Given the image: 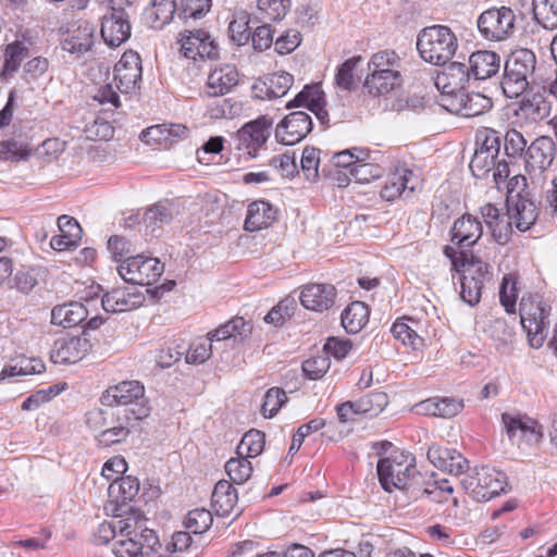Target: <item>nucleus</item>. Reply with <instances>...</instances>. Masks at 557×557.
Segmentation results:
<instances>
[{
    "label": "nucleus",
    "mask_w": 557,
    "mask_h": 557,
    "mask_svg": "<svg viewBox=\"0 0 557 557\" xmlns=\"http://www.w3.org/2000/svg\"><path fill=\"white\" fill-rule=\"evenodd\" d=\"M141 79V59L133 51L123 53L120 61L114 66V81L122 92H129L135 89Z\"/></svg>",
    "instance_id": "20"
},
{
    "label": "nucleus",
    "mask_w": 557,
    "mask_h": 557,
    "mask_svg": "<svg viewBox=\"0 0 557 557\" xmlns=\"http://www.w3.org/2000/svg\"><path fill=\"white\" fill-rule=\"evenodd\" d=\"M66 384H54L47 388L39 389L28 396L23 403L21 408L23 410H35L38 409L42 404L48 403L53 397L59 395L64 388Z\"/></svg>",
    "instance_id": "55"
},
{
    "label": "nucleus",
    "mask_w": 557,
    "mask_h": 557,
    "mask_svg": "<svg viewBox=\"0 0 557 557\" xmlns=\"http://www.w3.org/2000/svg\"><path fill=\"white\" fill-rule=\"evenodd\" d=\"M376 471L382 488L388 493L394 488H399L410 494L414 499L421 495L432 493L429 488H417L421 474L412 462L407 461V457L404 454L394 458H381L377 462Z\"/></svg>",
    "instance_id": "2"
},
{
    "label": "nucleus",
    "mask_w": 557,
    "mask_h": 557,
    "mask_svg": "<svg viewBox=\"0 0 557 557\" xmlns=\"http://www.w3.org/2000/svg\"><path fill=\"white\" fill-rule=\"evenodd\" d=\"M444 255L450 259L453 269L461 276L470 275L482 283L490 278L488 264L472 253L457 252L453 247L445 246Z\"/></svg>",
    "instance_id": "19"
},
{
    "label": "nucleus",
    "mask_w": 557,
    "mask_h": 557,
    "mask_svg": "<svg viewBox=\"0 0 557 557\" xmlns=\"http://www.w3.org/2000/svg\"><path fill=\"white\" fill-rule=\"evenodd\" d=\"M426 457L434 467L453 475L463 474L465 476L471 470L469 461L455 449L432 445L428 449Z\"/></svg>",
    "instance_id": "22"
},
{
    "label": "nucleus",
    "mask_w": 557,
    "mask_h": 557,
    "mask_svg": "<svg viewBox=\"0 0 557 557\" xmlns=\"http://www.w3.org/2000/svg\"><path fill=\"white\" fill-rule=\"evenodd\" d=\"M413 176V172L407 169L392 173L381 189L382 199L394 201L404 194L408 197L416 189V186L410 184Z\"/></svg>",
    "instance_id": "34"
},
{
    "label": "nucleus",
    "mask_w": 557,
    "mask_h": 557,
    "mask_svg": "<svg viewBox=\"0 0 557 557\" xmlns=\"http://www.w3.org/2000/svg\"><path fill=\"white\" fill-rule=\"evenodd\" d=\"M248 458L249 457L240 456L239 458H231L226 462L225 471L235 484H243L250 478L252 466Z\"/></svg>",
    "instance_id": "52"
},
{
    "label": "nucleus",
    "mask_w": 557,
    "mask_h": 557,
    "mask_svg": "<svg viewBox=\"0 0 557 557\" xmlns=\"http://www.w3.org/2000/svg\"><path fill=\"white\" fill-rule=\"evenodd\" d=\"M556 145L552 137L541 136L536 138L527 150V169L544 171L553 163Z\"/></svg>",
    "instance_id": "29"
},
{
    "label": "nucleus",
    "mask_w": 557,
    "mask_h": 557,
    "mask_svg": "<svg viewBox=\"0 0 557 557\" xmlns=\"http://www.w3.org/2000/svg\"><path fill=\"white\" fill-rule=\"evenodd\" d=\"M401 58L394 50L385 49L373 53L368 63L370 73H383L400 70Z\"/></svg>",
    "instance_id": "45"
},
{
    "label": "nucleus",
    "mask_w": 557,
    "mask_h": 557,
    "mask_svg": "<svg viewBox=\"0 0 557 557\" xmlns=\"http://www.w3.org/2000/svg\"><path fill=\"white\" fill-rule=\"evenodd\" d=\"M481 214L485 221V224L492 231L494 239L499 245L507 244L512 233L511 222H507L504 227H500V223H503V218H500L498 208H496L492 203H486L482 206Z\"/></svg>",
    "instance_id": "39"
},
{
    "label": "nucleus",
    "mask_w": 557,
    "mask_h": 557,
    "mask_svg": "<svg viewBox=\"0 0 557 557\" xmlns=\"http://www.w3.org/2000/svg\"><path fill=\"white\" fill-rule=\"evenodd\" d=\"M212 7V0H180L177 15L180 18H201Z\"/></svg>",
    "instance_id": "53"
},
{
    "label": "nucleus",
    "mask_w": 557,
    "mask_h": 557,
    "mask_svg": "<svg viewBox=\"0 0 557 557\" xmlns=\"http://www.w3.org/2000/svg\"><path fill=\"white\" fill-rule=\"evenodd\" d=\"M471 78L468 65L461 62L449 63L435 77V87L440 91L436 102L443 108V99L460 96Z\"/></svg>",
    "instance_id": "11"
},
{
    "label": "nucleus",
    "mask_w": 557,
    "mask_h": 557,
    "mask_svg": "<svg viewBox=\"0 0 557 557\" xmlns=\"http://www.w3.org/2000/svg\"><path fill=\"white\" fill-rule=\"evenodd\" d=\"M290 5V0H258V18L263 22L281 21L286 16Z\"/></svg>",
    "instance_id": "42"
},
{
    "label": "nucleus",
    "mask_w": 557,
    "mask_h": 557,
    "mask_svg": "<svg viewBox=\"0 0 557 557\" xmlns=\"http://www.w3.org/2000/svg\"><path fill=\"white\" fill-rule=\"evenodd\" d=\"M516 14L509 7H493L483 11L476 26L482 38L500 42L509 39L516 32Z\"/></svg>",
    "instance_id": "8"
},
{
    "label": "nucleus",
    "mask_w": 557,
    "mask_h": 557,
    "mask_svg": "<svg viewBox=\"0 0 557 557\" xmlns=\"http://www.w3.org/2000/svg\"><path fill=\"white\" fill-rule=\"evenodd\" d=\"M475 144L478 145L475 150L488 153L491 158L497 160L502 146V135L493 128H483L476 133Z\"/></svg>",
    "instance_id": "49"
},
{
    "label": "nucleus",
    "mask_w": 557,
    "mask_h": 557,
    "mask_svg": "<svg viewBox=\"0 0 557 557\" xmlns=\"http://www.w3.org/2000/svg\"><path fill=\"white\" fill-rule=\"evenodd\" d=\"M181 36V52L186 59L197 61L218 58V46L206 30H185Z\"/></svg>",
    "instance_id": "15"
},
{
    "label": "nucleus",
    "mask_w": 557,
    "mask_h": 557,
    "mask_svg": "<svg viewBox=\"0 0 557 557\" xmlns=\"http://www.w3.org/2000/svg\"><path fill=\"white\" fill-rule=\"evenodd\" d=\"M370 310L362 301H352L342 312V324L347 333H358L369 321Z\"/></svg>",
    "instance_id": "40"
},
{
    "label": "nucleus",
    "mask_w": 557,
    "mask_h": 557,
    "mask_svg": "<svg viewBox=\"0 0 557 557\" xmlns=\"http://www.w3.org/2000/svg\"><path fill=\"white\" fill-rule=\"evenodd\" d=\"M286 401L287 395L283 388L271 387L264 395L261 406L262 414L265 418H273Z\"/></svg>",
    "instance_id": "59"
},
{
    "label": "nucleus",
    "mask_w": 557,
    "mask_h": 557,
    "mask_svg": "<svg viewBox=\"0 0 557 557\" xmlns=\"http://www.w3.org/2000/svg\"><path fill=\"white\" fill-rule=\"evenodd\" d=\"M320 150L314 147H306L301 156V169L307 180L315 181L319 176Z\"/></svg>",
    "instance_id": "62"
},
{
    "label": "nucleus",
    "mask_w": 557,
    "mask_h": 557,
    "mask_svg": "<svg viewBox=\"0 0 557 557\" xmlns=\"http://www.w3.org/2000/svg\"><path fill=\"white\" fill-rule=\"evenodd\" d=\"M144 301V294L135 285L113 288L101 298L103 310L112 313L131 311L140 307Z\"/></svg>",
    "instance_id": "21"
},
{
    "label": "nucleus",
    "mask_w": 557,
    "mask_h": 557,
    "mask_svg": "<svg viewBox=\"0 0 557 557\" xmlns=\"http://www.w3.org/2000/svg\"><path fill=\"white\" fill-rule=\"evenodd\" d=\"M100 10V34L104 42L111 47H119L131 37V22L128 10L137 0H96Z\"/></svg>",
    "instance_id": "4"
},
{
    "label": "nucleus",
    "mask_w": 557,
    "mask_h": 557,
    "mask_svg": "<svg viewBox=\"0 0 557 557\" xmlns=\"http://www.w3.org/2000/svg\"><path fill=\"white\" fill-rule=\"evenodd\" d=\"M299 299L306 309L323 312L334 306L336 288L331 284L310 283L302 287Z\"/></svg>",
    "instance_id": "23"
},
{
    "label": "nucleus",
    "mask_w": 557,
    "mask_h": 557,
    "mask_svg": "<svg viewBox=\"0 0 557 557\" xmlns=\"http://www.w3.org/2000/svg\"><path fill=\"white\" fill-rule=\"evenodd\" d=\"M313 122L305 111H295L286 115L276 126V138L292 146L301 141L312 131Z\"/></svg>",
    "instance_id": "17"
},
{
    "label": "nucleus",
    "mask_w": 557,
    "mask_h": 557,
    "mask_svg": "<svg viewBox=\"0 0 557 557\" xmlns=\"http://www.w3.org/2000/svg\"><path fill=\"white\" fill-rule=\"evenodd\" d=\"M319 103H325L324 92L319 85H306L295 98L287 102L286 109L306 107L308 110L317 108Z\"/></svg>",
    "instance_id": "46"
},
{
    "label": "nucleus",
    "mask_w": 557,
    "mask_h": 557,
    "mask_svg": "<svg viewBox=\"0 0 557 557\" xmlns=\"http://www.w3.org/2000/svg\"><path fill=\"white\" fill-rule=\"evenodd\" d=\"M100 400L103 406L125 407L121 414L128 423L144 420L151 412L149 400L145 395V386L139 381H123L110 386L104 391Z\"/></svg>",
    "instance_id": "3"
},
{
    "label": "nucleus",
    "mask_w": 557,
    "mask_h": 557,
    "mask_svg": "<svg viewBox=\"0 0 557 557\" xmlns=\"http://www.w3.org/2000/svg\"><path fill=\"white\" fill-rule=\"evenodd\" d=\"M28 48L20 41L9 45L5 49L3 72L13 73L17 71L21 62L28 57Z\"/></svg>",
    "instance_id": "60"
},
{
    "label": "nucleus",
    "mask_w": 557,
    "mask_h": 557,
    "mask_svg": "<svg viewBox=\"0 0 557 557\" xmlns=\"http://www.w3.org/2000/svg\"><path fill=\"white\" fill-rule=\"evenodd\" d=\"M404 78L400 70L383 73H369L363 83L364 90L372 97L386 96L403 86Z\"/></svg>",
    "instance_id": "30"
},
{
    "label": "nucleus",
    "mask_w": 557,
    "mask_h": 557,
    "mask_svg": "<svg viewBox=\"0 0 557 557\" xmlns=\"http://www.w3.org/2000/svg\"><path fill=\"white\" fill-rule=\"evenodd\" d=\"M88 317V310L82 302H70L55 306L51 311V323L63 327H73Z\"/></svg>",
    "instance_id": "36"
},
{
    "label": "nucleus",
    "mask_w": 557,
    "mask_h": 557,
    "mask_svg": "<svg viewBox=\"0 0 557 557\" xmlns=\"http://www.w3.org/2000/svg\"><path fill=\"white\" fill-rule=\"evenodd\" d=\"M94 344L89 337L63 336L54 341L50 359L57 364H72L84 359Z\"/></svg>",
    "instance_id": "14"
},
{
    "label": "nucleus",
    "mask_w": 557,
    "mask_h": 557,
    "mask_svg": "<svg viewBox=\"0 0 557 557\" xmlns=\"http://www.w3.org/2000/svg\"><path fill=\"white\" fill-rule=\"evenodd\" d=\"M294 84V76L285 71H278L258 79L252 90L256 98L273 99L281 98L287 94Z\"/></svg>",
    "instance_id": "24"
},
{
    "label": "nucleus",
    "mask_w": 557,
    "mask_h": 557,
    "mask_svg": "<svg viewBox=\"0 0 557 557\" xmlns=\"http://www.w3.org/2000/svg\"><path fill=\"white\" fill-rule=\"evenodd\" d=\"M536 65V55L530 49L520 48L509 53L500 82L504 96L508 99H517L534 85Z\"/></svg>",
    "instance_id": "1"
},
{
    "label": "nucleus",
    "mask_w": 557,
    "mask_h": 557,
    "mask_svg": "<svg viewBox=\"0 0 557 557\" xmlns=\"http://www.w3.org/2000/svg\"><path fill=\"white\" fill-rule=\"evenodd\" d=\"M500 64V57L496 52L479 50L469 57L468 69L474 79H485L496 75Z\"/></svg>",
    "instance_id": "32"
},
{
    "label": "nucleus",
    "mask_w": 557,
    "mask_h": 557,
    "mask_svg": "<svg viewBox=\"0 0 557 557\" xmlns=\"http://www.w3.org/2000/svg\"><path fill=\"white\" fill-rule=\"evenodd\" d=\"M502 421L509 440L519 447L522 444L535 446L543 440L542 426L528 417L503 413Z\"/></svg>",
    "instance_id": "13"
},
{
    "label": "nucleus",
    "mask_w": 557,
    "mask_h": 557,
    "mask_svg": "<svg viewBox=\"0 0 557 557\" xmlns=\"http://www.w3.org/2000/svg\"><path fill=\"white\" fill-rule=\"evenodd\" d=\"M237 84V69L232 64H224L209 73L205 92L209 97L224 96L228 94Z\"/></svg>",
    "instance_id": "27"
},
{
    "label": "nucleus",
    "mask_w": 557,
    "mask_h": 557,
    "mask_svg": "<svg viewBox=\"0 0 557 557\" xmlns=\"http://www.w3.org/2000/svg\"><path fill=\"white\" fill-rule=\"evenodd\" d=\"M463 491L475 502H487L507 486L505 473L490 467H475L461 479Z\"/></svg>",
    "instance_id": "7"
},
{
    "label": "nucleus",
    "mask_w": 557,
    "mask_h": 557,
    "mask_svg": "<svg viewBox=\"0 0 557 557\" xmlns=\"http://www.w3.org/2000/svg\"><path fill=\"white\" fill-rule=\"evenodd\" d=\"M324 425L325 421L321 418L312 419L308 423L300 425L293 436L288 454L297 453L300 449L304 441H306V437L312 432L321 430L322 428H324Z\"/></svg>",
    "instance_id": "61"
},
{
    "label": "nucleus",
    "mask_w": 557,
    "mask_h": 557,
    "mask_svg": "<svg viewBox=\"0 0 557 557\" xmlns=\"http://www.w3.org/2000/svg\"><path fill=\"white\" fill-rule=\"evenodd\" d=\"M159 547H161V543L157 533L143 523V527L136 532V537L121 540L114 544L113 554L115 557H144L145 548L156 552Z\"/></svg>",
    "instance_id": "18"
},
{
    "label": "nucleus",
    "mask_w": 557,
    "mask_h": 557,
    "mask_svg": "<svg viewBox=\"0 0 557 557\" xmlns=\"http://www.w3.org/2000/svg\"><path fill=\"white\" fill-rule=\"evenodd\" d=\"M38 284V270L35 268H26L17 270L11 281H9L10 287H15L23 294H28Z\"/></svg>",
    "instance_id": "58"
},
{
    "label": "nucleus",
    "mask_w": 557,
    "mask_h": 557,
    "mask_svg": "<svg viewBox=\"0 0 557 557\" xmlns=\"http://www.w3.org/2000/svg\"><path fill=\"white\" fill-rule=\"evenodd\" d=\"M139 492V481L135 476L126 475L113 479L109 486V494H117L121 502L132 500Z\"/></svg>",
    "instance_id": "51"
},
{
    "label": "nucleus",
    "mask_w": 557,
    "mask_h": 557,
    "mask_svg": "<svg viewBox=\"0 0 557 557\" xmlns=\"http://www.w3.org/2000/svg\"><path fill=\"white\" fill-rule=\"evenodd\" d=\"M391 333L405 346H410L414 350L423 346V338L419 336L411 326L403 321H396L391 327Z\"/></svg>",
    "instance_id": "57"
},
{
    "label": "nucleus",
    "mask_w": 557,
    "mask_h": 557,
    "mask_svg": "<svg viewBox=\"0 0 557 557\" xmlns=\"http://www.w3.org/2000/svg\"><path fill=\"white\" fill-rule=\"evenodd\" d=\"M177 213L178 211L173 203L159 201L146 210L144 222L147 230H149L152 235L158 236L159 234L157 233L161 231L164 225L171 223Z\"/></svg>",
    "instance_id": "35"
},
{
    "label": "nucleus",
    "mask_w": 557,
    "mask_h": 557,
    "mask_svg": "<svg viewBox=\"0 0 557 557\" xmlns=\"http://www.w3.org/2000/svg\"><path fill=\"white\" fill-rule=\"evenodd\" d=\"M120 276L132 285L151 286L164 272V264L157 258L137 255L126 258L117 267Z\"/></svg>",
    "instance_id": "9"
},
{
    "label": "nucleus",
    "mask_w": 557,
    "mask_h": 557,
    "mask_svg": "<svg viewBox=\"0 0 557 557\" xmlns=\"http://www.w3.org/2000/svg\"><path fill=\"white\" fill-rule=\"evenodd\" d=\"M362 61L361 55H355L343 62L335 74V84L344 90H351L355 85L354 71Z\"/></svg>",
    "instance_id": "54"
},
{
    "label": "nucleus",
    "mask_w": 557,
    "mask_h": 557,
    "mask_svg": "<svg viewBox=\"0 0 557 557\" xmlns=\"http://www.w3.org/2000/svg\"><path fill=\"white\" fill-rule=\"evenodd\" d=\"M238 500V493L226 480H220L212 492L211 502L215 513L220 517L228 516Z\"/></svg>",
    "instance_id": "37"
},
{
    "label": "nucleus",
    "mask_w": 557,
    "mask_h": 557,
    "mask_svg": "<svg viewBox=\"0 0 557 557\" xmlns=\"http://www.w3.org/2000/svg\"><path fill=\"white\" fill-rule=\"evenodd\" d=\"M492 108V99L481 92H462L458 97H448L443 99V109L463 117L482 115L488 112Z\"/></svg>",
    "instance_id": "16"
},
{
    "label": "nucleus",
    "mask_w": 557,
    "mask_h": 557,
    "mask_svg": "<svg viewBox=\"0 0 557 557\" xmlns=\"http://www.w3.org/2000/svg\"><path fill=\"white\" fill-rule=\"evenodd\" d=\"M507 212L509 222L515 223L520 232L529 231L539 218V208L533 195L525 188L515 191L512 187L507 191Z\"/></svg>",
    "instance_id": "10"
},
{
    "label": "nucleus",
    "mask_w": 557,
    "mask_h": 557,
    "mask_svg": "<svg viewBox=\"0 0 557 557\" xmlns=\"http://www.w3.org/2000/svg\"><path fill=\"white\" fill-rule=\"evenodd\" d=\"M272 127V120L267 116H260L255 121L246 123L237 132L236 148L256 158L258 150L267 143Z\"/></svg>",
    "instance_id": "12"
},
{
    "label": "nucleus",
    "mask_w": 557,
    "mask_h": 557,
    "mask_svg": "<svg viewBox=\"0 0 557 557\" xmlns=\"http://www.w3.org/2000/svg\"><path fill=\"white\" fill-rule=\"evenodd\" d=\"M550 310V306L539 294L522 297L519 309L521 324L532 347L540 348L543 345L549 327Z\"/></svg>",
    "instance_id": "6"
},
{
    "label": "nucleus",
    "mask_w": 557,
    "mask_h": 557,
    "mask_svg": "<svg viewBox=\"0 0 557 557\" xmlns=\"http://www.w3.org/2000/svg\"><path fill=\"white\" fill-rule=\"evenodd\" d=\"M177 9L175 0H151V5L145 11V18L152 28L160 29L170 23Z\"/></svg>",
    "instance_id": "38"
},
{
    "label": "nucleus",
    "mask_w": 557,
    "mask_h": 557,
    "mask_svg": "<svg viewBox=\"0 0 557 557\" xmlns=\"http://www.w3.org/2000/svg\"><path fill=\"white\" fill-rule=\"evenodd\" d=\"M276 220V210L264 200L253 201L248 206L244 227L248 232H256L269 227Z\"/></svg>",
    "instance_id": "33"
},
{
    "label": "nucleus",
    "mask_w": 557,
    "mask_h": 557,
    "mask_svg": "<svg viewBox=\"0 0 557 557\" xmlns=\"http://www.w3.org/2000/svg\"><path fill=\"white\" fill-rule=\"evenodd\" d=\"M213 517L210 510L205 508H196L186 515L184 527L194 534H202L210 529Z\"/></svg>",
    "instance_id": "50"
},
{
    "label": "nucleus",
    "mask_w": 557,
    "mask_h": 557,
    "mask_svg": "<svg viewBox=\"0 0 557 557\" xmlns=\"http://www.w3.org/2000/svg\"><path fill=\"white\" fill-rule=\"evenodd\" d=\"M117 425L108 428L99 433L97 441L100 445L108 447L119 444L127 438L129 434V426L133 425V421H129L128 423L124 420V417L121 413L117 416Z\"/></svg>",
    "instance_id": "48"
},
{
    "label": "nucleus",
    "mask_w": 557,
    "mask_h": 557,
    "mask_svg": "<svg viewBox=\"0 0 557 557\" xmlns=\"http://www.w3.org/2000/svg\"><path fill=\"white\" fill-rule=\"evenodd\" d=\"M95 26L88 22H84L75 29L67 32V35L61 40V48L78 58L89 51L95 45Z\"/></svg>",
    "instance_id": "26"
},
{
    "label": "nucleus",
    "mask_w": 557,
    "mask_h": 557,
    "mask_svg": "<svg viewBox=\"0 0 557 557\" xmlns=\"http://www.w3.org/2000/svg\"><path fill=\"white\" fill-rule=\"evenodd\" d=\"M265 445V434L259 430L251 429L246 432L237 446L239 456L253 458L259 456Z\"/></svg>",
    "instance_id": "47"
},
{
    "label": "nucleus",
    "mask_w": 557,
    "mask_h": 557,
    "mask_svg": "<svg viewBox=\"0 0 557 557\" xmlns=\"http://www.w3.org/2000/svg\"><path fill=\"white\" fill-rule=\"evenodd\" d=\"M458 47L457 37L444 25L423 28L418 35L417 49L421 58L434 65L446 64Z\"/></svg>",
    "instance_id": "5"
},
{
    "label": "nucleus",
    "mask_w": 557,
    "mask_h": 557,
    "mask_svg": "<svg viewBox=\"0 0 557 557\" xmlns=\"http://www.w3.org/2000/svg\"><path fill=\"white\" fill-rule=\"evenodd\" d=\"M482 234V223L471 214H463L455 221L450 231V239L458 247L468 248L476 244Z\"/></svg>",
    "instance_id": "28"
},
{
    "label": "nucleus",
    "mask_w": 557,
    "mask_h": 557,
    "mask_svg": "<svg viewBox=\"0 0 557 557\" xmlns=\"http://www.w3.org/2000/svg\"><path fill=\"white\" fill-rule=\"evenodd\" d=\"M488 334L491 338L496 342V348L498 350L507 349L513 341V331L508 326L504 319H495L488 326Z\"/></svg>",
    "instance_id": "56"
},
{
    "label": "nucleus",
    "mask_w": 557,
    "mask_h": 557,
    "mask_svg": "<svg viewBox=\"0 0 557 557\" xmlns=\"http://www.w3.org/2000/svg\"><path fill=\"white\" fill-rule=\"evenodd\" d=\"M535 21L545 29L557 28V0H532Z\"/></svg>",
    "instance_id": "43"
},
{
    "label": "nucleus",
    "mask_w": 557,
    "mask_h": 557,
    "mask_svg": "<svg viewBox=\"0 0 557 557\" xmlns=\"http://www.w3.org/2000/svg\"><path fill=\"white\" fill-rule=\"evenodd\" d=\"M383 169L372 162L355 164L350 170V176L361 184L370 183L382 176Z\"/></svg>",
    "instance_id": "64"
},
{
    "label": "nucleus",
    "mask_w": 557,
    "mask_h": 557,
    "mask_svg": "<svg viewBox=\"0 0 557 557\" xmlns=\"http://www.w3.org/2000/svg\"><path fill=\"white\" fill-rule=\"evenodd\" d=\"M462 300L470 306H474L480 301L484 283L474 280L472 276H460Z\"/></svg>",
    "instance_id": "63"
},
{
    "label": "nucleus",
    "mask_w": 557,
    "mask_h": 557,
    "mask_svg": "<svg viewBox=\"0 0 557 557\" xmlns=\"http://www.w3.org/2000/svg\"><path fill=\"white\" fill-rule=\"evenodd\" d=\"M388 396L384 392H371L356 400V414L375 417L387 406Z\"/></svg>",
    "instance_id": "44"
},
{
    "label": "nucleus",
    "mask_w": 557,
    "mask_h": 557,
    "mask_svg": "<svg viewBox=\"0 0 557 557\" xmlns=\"http://www.w3.org/2000/svg\"><path fill=\"white\" fill-rule=\"evenodd\" d=\"M59 235L52 236L50 246L58 251H64L77 247L82 239L83 230L78 222L69 215L58 218Z\"/></svg>",
    "instance_id": "31"
},
{
    "label": "nucleus",
    "mask_w": 557,
    "mask_h": 557,
    "mask_svg": "<svg viewBox=\"0 0 557 557\" xmlns=\"http://www.w3.org/2000/svg\"><path fill=\"white\" fill-rule=\"evenodd\" d=\"M250 14L245 10L235 11L228 25L231 39L238 46H244L250 40Z\"/></svg>",
    "instance_id": "41"
},
{
    "label": "nucleus",
    "mask_w": 557,
    "mask_h": 557,
    "mask_svg": "<svg viewBox=\"0 0 557 557\" xmlns=\"http://www.w3.org/2000/svg\"><path fill=\"white\" fill-rule=\"evenodd\" d=\"M544 94L545 88L534 84L522 95L519 110L528 120L537 122L549 116L550 103L546 100Z\"/></svg>",
    "instance_id": "25"
}]
</instances>
